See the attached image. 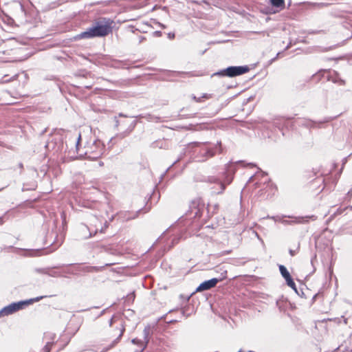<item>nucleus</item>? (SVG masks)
I'll list each match as a JSON object with an SVG mask.
<instances>
[{"label": "nucleus", "instance_id": "1", "mask_svg": "<svg viewBox=\"0 0 352 352\" xmlns=\"http://www.w3.org/2000/svg\"><path fill=\"white\" fill-rule=\"evenodd\" d=\"M82 135L79 133L76 141V150L80 159L96 160L100 158L104 151L105 146L98 139L90 138L83 147L81 146Z\"/></svg>", "mask_w": 352, "mask_h": 352}, {"label": "nucleus", "instance_id": "2", "mask_svg": "<svg viewBox=\"0 0 352 352\" xmlns=\"http://www.w3.org/2000/svg\"><path fill=\"white\" fill-rule=\"evenodd\" d=\"M113 21L109 18H100L96 21L91 27L79 35L82 38H91L94 37H104L112 32Z\"/></svg>", "mask_w": 352, "mask_h": 352}, {"label": "nucleus", "instance_id": "3", "mask_svg": "<svg viewBox=\"0 0 352 352\" xmlns=\"http://www.w3.org/2000/svg\"><path fill=\"white\" fill-rule=\"evenodd\" d=\"M44 297L45 296H41L28 300L12 302L0 310V317L11 315L21 309H23L25 307L28 306L33 302H38Z\"/></svg>", "mask_w": 352, "mask_h": 352}, {"label": "nucleus", "instance_id": "4", "mask_svg": "<svg viewBox=\"0 0 352 352\" xmlns=\"http://www.w3.org/2000/svg\"><path fill=\"white\" fill-rule=\"evenodd\" d=\"M235 172V166L233 164H228L226 165V170L224 172V182H221L220 179L215 177H209L208 181L210 183L218 184L219 186V190L216 192L217 194H221L225 190L226 185H228L232 182Z\"/></svg>", "mask_w": 352, "mask_h": 352}, {"label": "nucleus", "instance_id": "5", "mask_svg": "<svg viewBox=\"0 0 352 352\" xmlns=\"http://www.w3.org/2000/svg\"><path fill=\"white\" fill-rule=\"evenodd\" d=\"M250 71V68L247 65L243 66H229L225 69L219 70L215 73H214L212 76H219V77H230L233 78L238 76L243 75L244 74L248 73Z\"/></svg>", "mask_w": 352, "mask_h": 352}, {"label": "nucleus", "instance_id": "6", "mask_svg": "<svg viewBox=\"0 0 352 352\" xmlns=\"http://www.w3.org/2000/svg\"><path fill=\"white\" fill-rule=\"evenodd\" d=\"M204 203L200 197L192 199L189 205V209L186 214L190 218L200 217L204 208Z\"/></svg>", "mask_w": 352, "mask_h": 352}, {"label": "nucleus", "instance_id": "7", "mask_svg": "<svg viewBox=\"0 0 352 352\" xmlns=\"http://www.w3.org/2000/svg\"><path fill=\"white\" fill-rule=\"evenodd\" d=\"M221 282V278H212L210 280L202 282L196 289L197 292L206 291L216 286V285Z\"/></svg>", "mask_w": 352, "mask_h": 352}, {"label": "nucleus", "instance_id": "8", "mask_svg": "<svg viewBox=\"0 0 352 352\" xmlns=\"http://www.w3.org/2000/svg\"><path fill=\"white\" fill-rule=\"evenodd\" d=\"M316 219H317V217L315 215H308V216H305V217H295V220H294L292 221H289L285 220V221H283V223H285V224L290 223L304 224V223H308L309 220L315 221V220H316Z\"/></svg>", "mask_w": 352, "mask_h": 352}, {"label": "nucleus", "instance_id": "9", "mask_svg": "<svg viewBox=\"0 0 352 352\" xmlns=\"http://www.w3.org/2000/svg\"><path fill=\"white\" fill-rule=\"evenodd\" d=\"M328 80L332 81L333 83L338 84L339 85H345V80L340 78L339 73L336 71H333L331 73Z\"/></svg>", "mask_w": 352, "mask_h": 352}, {"label": "nucleus", "instance_id": "10", "mask_svg": "<svg viewBox=\"0 0 352 352\" xmlns=\"http://www.w3.org/2000/svg\"><path fill=\"white\" fill-rule=\"evenodd\" d=\"M113 265V263H106L103 266H87L85 267L84 271L86 272H98L102 271L105 267L111 266Z\"/></svg>", "mask_w": 352, "mask_h": 352}, {"label": "nucleus", "instance_id": "11", "mask_svg": "<svg viewBox=\"0 0 352 352\" xmlns=\"http://www.w3.org/2000/svg\"><path fill=\"white\" fill-rule=\"evenodd\" d=\"M201 152L202 156L204 157L201 160L202 161H205L207 159L213 157L216 153V151L214 148H201Z\"/></svg>", "mask_w": 352, "mask_h": 352}, {"label": "nucleus", "instance_id": "12", "mask_svg": "<svg viewBox=\"0 0 352 352\" xmlns=\"http://www.w3.org/2000/svg\"><path fill=\"white\" fill-rule=\"evenodd\" d=\"M109 65L116 69L129 68L128 67H126L127 64L125 61L116 59H112L111 63L109 64Z\"/></svg>", "mask_w": 352, "mask_h": 352}, {"label": "nucleus", "instance_id": "13", "mask_svg": "<svg viewBox=\"0 0 352 352\" xmlns=\"http://www.w3.org/2000/svg\"><path fill=\"white\" fill-rule=\"evenodd\" d=\"M138 117L144 118L149 122H161V118L160 117L150 114V113H147L145 115L141 114V115L138 116Z\"/></svg>", "mask_w": 352, "mask_h": 352}, {"label": "nucleus", "instance_id": "14", "mask_svg": "<svg viewBox=\"0 0 352 352\" xmlns=\"http://www.w3.org/2000/svg\"><path fill=\"white\" fill-rule=\"evenodd\" d=\"M270 1L272 7L278 11L285 8V0H270Z\"/></svg>", "mask_w": 352, "mask_h": 352}, {"label": "nucleus", "instance_id": "15", "mask_svg": "<svg viewBox=\"0 0 352 352\" xmlns=\"http://www.w3.org/2000/svg\"><path fill=\"white\" fill-rule=\"evenodd\" d=\"M331 120H332V118H325L324 120L318 121V122L311 120V121H310L309 126L310 127H316V126L320 127L322 124L329 122Z\"/></svg>", "mask_w": 352, "mask_h": 352}, {"label": "nucleus", "instance_id": "16", "mask_svg": "<svg viewBox=\"0 0 352 352\" xmlns=\"http://www.w3.org/2000/svg\"><path fill=\"white\" fill-rule=\"evenodd\" d=\"M280 273L281 276L284 278V279L290 276V273L287 270V267L283 265H279L278 266Z\"/></svg>", "mask_w": 352, "mask_h": 352}, {"label": "nucleus", "instance_id": "17", "mask_svg": "<svg viewBox=\"0 0 352 352\" xmlns=\"http://www.w3.org/2000/svg\"><path fill=\"white\" fill-rule=\"evenodd\" d=\"M285 280L286 281L287 285L289 287H290L292 289H293L296 292V293L299 294L298 292L296 284H295L293 278H292V276H290L288 278H285Z\"/></svg>", "mask_w": 352, "mask_h": 352}, {"label": "nucleus", "instance_id": "18", "mask_svg": "<svg viewBox=\"0 0 352 352\" xmlns=\"http://www.w3.org/2000/svg\"><path fill=\"white\" fill-rule=\"evenodd\" d=\"M185 154V152H184L183 153H181V155H179V157L166 170V171L164 172V174L162 175L161 176V179H163V177H164V175L166 174V173L175 165L176 164L177 162H179L182 158H183V156Z\"/></svg>", "mask_w": 352, "mask_h": 352}, {"label": "nucleus", "instance_id": "19", "mask_svg": "<svg viewBox=\"0 0 352 352\" xmlns=\"http://www.w3.org/2000/svg\"><path fill=\"white\" fill-rule=\"evenodd\" d=\"M58 267H54L50 268V272L48 273V276H52V277L61 276L60 272L54 270L55 268H58Z\"/></svg>", "mask_w": 352, "mask_h": 352}, {"label": "nucleus", "instance_id": "20", "mask_svg": "<svg viewBox=\"0 0 352 352\" xmlns=\"http://www.w3.org/2000/svg\"><path fill=\"white\" fill-rule=\"evenodd\" d=\"M151 327L150 325H146L143 330L144 338H151Z\"/></svg>", "mask_w": 352, "mask_h": 352}, {"label": "nucleus", "instance_id": "21", "mask_svg": "<svg viewBox=\"0 0 352 352\" xmlns=\"http://www.w3.org/2000/svg\"><path fill=\"white\" fill-rule=\"evenodd\" d=\"M56 338V335L52 332H46L44 333V338L48 340L50 342H54Z\"/></svg>", "mask_w": 352, "mask_h": 352}, {"label": "nucleus", "instance_id": "22", "mask_svg": "<svg viewBox=\"0 0 352 352\" xmlns=\"http://www.w3.org/2000/svg\"><path fill=\"white\" fill-rule=\"evenodd\" d=\"M91 75V73L85 70L79 71L76 73L75 76L78 77L87 78Z\"/></svg>", "mask_w": 352, "mask_h": 352}, {"label": "nucleus", "instance_id": "23", "mask_svg": "<svg viewBox=\"0 0 352 352\" xmlns=\"http://www.w3.org/2000/svg\"><path fill=\"white\" fill-rule=\"evenodd\" d=\"M54 344V342L47 341L43 350L44 352H50L52 346Z\"/></svg>", "mask_w": 352, "mask_h": 352}, {"label": "nucleus", "instance_id": "24", "mask_svg": "<svg viewBox=\"0 0 352 352\" xmlns=\"http://www.w3.org/2000/svg\"><path fill=\"white\" fill-rule=\"evenodd\" d=\"M50 267H46V268H37L36 269V272L39 273V274H47L48 275V273L50 272Z\"/></svg>", "mask_w": 352, "mask_h": 352}, {"label": "nucleus", "instance_id": "25", "mask_svg": "<svg viewBox=\"0 0 352 352\" xmlns=\"http://www.w3.org/2000/svg\"><path fill=\"white\" fill-rule=\"evenodd\" d=\"M131 343L135 344V345H138V346H142L143 345V342L138 339V338H133L131 340Z\"/></svg>", "mask_w": 352, "mask_h": 352}, {"label": "nucleus", "instance_id": "26", "mask_svg": "<svg viewBox=\"0 0 352 352\" xmlns=\"http://www.w3.org/2000/svg\"><path fill=\"white\" fill-rule=\"evenodd\" d=\"M278 12V10H274L273 8H266L265 13L268 14H275Z\"/></svg>", "mask_w": 352, "mask_h": 352}, {"label": "nucleus", "instance_id": "27", "mask_svg": "<svg viewBox=\"0 0 352 352\" xmlns=\"http://www.w3.org/2000/svg\"><path fill=\"white\" fill-rule=\"evenodd\" d=\"M124 330H125V329H124V328L123 327V328L122 329V330H121V332H120V333L119 336H118L116 339H115V340H113V343H112V346H114L115 344H116L119 342V340H120V338H121V337H122V336L123 335V333H124Z\"/></svg>", "mask_w": 352, "mask_h": 352}, {"label": "nucleus", "instance_id": "28", "mask_svg": "<svg viewBox=\"0 0 352 352\" xmlns=\"http://www.w3.org/2000/svg\"><path fill=\"white\" fill-rule=\"evenodd\" d=\"M208 144V142H191L189 144V146H191V147H194V146H200V145H205V144Z\"/></svg>", "mask_w": 352, "mask_h": 352}, {"label": "nucleus", "instance_id": "29", "mask_svg": "<svg viewBox=\"0 0 352 352\" xmlns=\"http://www.w3.org/2000/svg\"><path fill=\"white\" fill-rule=\"evenodd\" d=\"M226 277H227V270H223L222 272H221L219 277H218L217 278H221V281H222L223 280L226 279Z\"/></svg>", "mask_w": 352, "mask_h": 352}, {"label": "nucleus", "instance_id": "30", "mask_svg": "<svg viewBox=\"0 0 352 352\" xmlns=\"http://www.w3.org/2000/svg\"><path fill=\"white\" fill-rule=\"evenodd\" d=\"M212 96H213V94H204L201 96V100H203V99L208 100V99L212 98Z\"/></svg>", "mask_w": 352, "mask_h": 352}, {"label": "nucleus", "instance_id": "31", "mask_svg": "<svg viewBox=\"0 0 352 352\" xmlns=\"http://www.w3.org/2000/svg\"><path fill=\"white\" fill-rule=\"evenodd\" d=\"M150 338H144V342H143V345H142L143 349H145L146 348V346H147V345H148V342L150 341Z\"/></svg>", "mask_w": 352, "mask_h": 352}, {"label": "nucleus", "instance_id": "32", "mask_svg": "<svg viewBox=\"0 0 352 352\" xmlns=\"http://www.w3.org/2000/svg\"><path fill=\"white\" fill-rule=\"evenodd\" d=\"M280 54V52H278L276 56H274V58H273L271 60H270L269 62H268V65L272 64L278 58Z\"/></svg>", "mask_w": 352, "mask_h": 352}, {"label": "nucleus", "instance_id": "33", "mask_svg": "<svg viewBox=\"0 0 352 352\" xmlns=\"http://www.w3.org/2000/svg\"><path fill=\"white\" fill-rule=\"evenodd\" d=\"M274 124V126L278 127L280 131H283V129L280 128L281 120H276V121H275Z\"/></svg>", "mask_w": 352, "mask_h": 352}, {"label": "nucleus", "instance_id": "34", "mask_svg": "<svg viewBox=\"0 0 352 352\" xmlns=\"http://www.w3.org/2000/svg\"><path fill=\"white\" fill-rule=\"evenodd\" d=\"M162 35V32L161 31H155L153 32V36L155 37H160Z\"/></svg>", "mask_w": 352, "mask_h": 352}, {"label": "nucleus", "instance_id": "35", "mask_svg": "<svg viewBox=\"0 0 352 352\" xmlns=\"http://www.w3.org/2000/svg\"><path fill=\"white\" fill-rule=\"evenodd\" d=\"M192 98L195 100L197 102H202V100H201V97H197L195 96V95H192Z\"/></svg>", "mask_w": 352, "mask_h": 352}, {"label": "nucleus", "instance_id": "36", "mask_svg": "<svg viewBox=\"0 0 352 352\" xmlns=\"http://www.w3.org/2000/svg\"><path fill=\"white\" fill-rule=\"evenodd\" d=\"M141 210H139L138 211H137L136 212V214L134 215V216H128V217H126L125 219L126 220H130V219H135L137 216H138V214L140 212Z\"/></svg>", "mask_w": 352, "mask_h": 352}, {"label": "nucleus", "instance_id": "37", "mask_svg": "<svg viewBox=\"0 0 352 352\" xmlns=\"http://www.w3.org/2000/svg\"><path fill=\"white\" fill-rule=\"evenodd\" d=\"M45 146L47 149L54 148V144L51 142H47Z\"/></svg>", "mask_w": 352, "mask_h": 352}, {"label": "nucleus", "instance_id": "38", "mask_svg": "<svg viewBox=\"0 0 352 352\" xmlns=\"http://www.w3.org/2000/svg\"><path fill=\"white\" fill-rule=\"evenodd\" d=\"M109 225V223L107 221H105L104 223V228H101L100 229V232H104V230L106 229Z\"/></svg>", "mask_w": 352, "mask_h": 352}, {"label": "nucleus", "instance_id": "39", "mask_svg": "<svg viewBox=\"0 0 352 352\" xmlns=\"http://www.w3.org/2000/svg\"><path fill=\"white\" fill-rule=\"evenodd\" d=\"M16 7L22 12H24V7L21 3H16Z\"/></svg>", "mask_w": 352, "mask_h": 352}, {"label": "nucleus", "instance_id": "40", "mask_svg": "<svg viewBox=\"0 0 352 352\" xmlns=\"http://www.w3.org/2000/svg\"><path fill=\"white\" fill-rule=\"evenodd\" d=\"M136 124H137V121L136 120H133L131 124H130V126L129 128L131 129V130H133L135 126H136Z\"/></svg>", "mask_w": 352, "mask_h": 352}, {"label": "nucleus", "instance_id": "41", "mask_svg": "<svg viewBox=\"0 0 352 352\" xmlns=\"http://www.w3.org/2000/svg\"><path fill=\"white\" fill-rule=\"evenodd\" d=\"M175 37V34L174 32H169L168 33V38L169 39H173Z\"/></svg>", "mask_w": 352, "mask_h": 352}, {"label": "nucleus", "instance_id": "42", "mask_svg": "<svg viewBox=\"0 0 352 352\" xmlns=\"http://www.w3.org/2000/svg\"><path fill=\"white\" fill-rule=\"evenodd\" d=\"M6 213L3 216L0 217V225H2L5 222L4 219L6 218Z\"/></svg>", "mask_w": 352, "mask_h": 352}, {"label": "nucleus", "instance_id": "43", "mask_svg": "<svg viewBox=\"0 0 352 352\" xmlns=\"http://www.w3.org/2000/svg\"><path fill=\"white\" fill-rule=\"evenodd\" d=\"M289 254L292 256H294L295 254H296V251L295 250H293L292 249H290L289 250Z\"/></svg>", "mask_w": 352, "mask_h": 352}, {"label": "nucleus", "instance_id": "44", "mask_svg": "<svg viewBox=\"0 0 352 352\" xmlns=\"http://www.w3.org/2000/svg\"><path fill=\"white\" fill-rule=\"evenodd\" d=\"M157 24H158V25H159L160 28H162V29H165V28H166V25H164L163 23H160V22H157Z\"/></svg>", "mask_w": 352, "mask_h": 352}, {"label": "nucleus", "instance_id": "45", "mask_svg": "<svg viewBox=\"0 0 352 352\" xmlns=\"http://www.w3.org/2000/svg\"><path fill=\"white\" fill-rule=\"evenodd\" d=\"M347 196H349V197H351L352 196V189H351L346 194Z\"/></svg>", "mask_w": 352, "mask_h": 352}, {"label": "nucleus", "instance_id": "46", "mask_svg": "<svg viewBox=\"0 0 352 352\" xmlns=\"http://www.w3.org/2000/svg\"><path fill=\"white\" fill-rule=\"evenodd\" d=\"M113 323V317H112V318L110 319V320H109V326H110V327H111V326H112Z\"/></svg>", "mask_w": 352, "mask_h": 352}, {"label": "nucleus", "instance_id": "47", "mask_svg": "<svg viewBox=\"0 0 352 352\" xmlns=\"http://www.w3.org/2000/svg\"><path fill=\"white\" fill-rule=\"evenodd\" d=\"M115 122H116V126H117L118 125V124H119V121L117 119V117H115Z\"/></svg>", "mask_w": 352, "mask_h": 352}, {"label": "nucleus", "instance_id": "48", "mask_svg": "<svg viewBox=\"0 0 352 352\" xmlns=\"http://www.w3.org/2000/svg\"><path fill=\"white\" fill-rule=\"evenodd\" d=\"M118 116L119 117H127V116L123 114L122 113H120Z\"/></svg>", "mask_w": 352, "mask_h": 352}, {"label": "nucleus", "instance_id": "49", "mask_svg": "<svg viewBox=\"0 0 352 352\" xmlns=\"http://www.w3.org/2000/svg\"><path fill=\"white\" fill-rule=\"evenodd\" d=\"M318 296V294H315L313 298H312V300L314 301L316 300V298H317V296Z\"/></svg>", "mask_w": 352, "mask_h": 352}, {"label": "nucleus", "instance_id": "50", "mask_svg": "<svg viewBox=\"0 0 352 352\" xmlns=\"http://www.w3.org/2000/svg\"><path fill=\"white\" fill-rule=\"evenodd\" d=\"M54 250H54L50 249V250H49L47 251H45V254H49V253L53 252Z\"/></svg>", "mask_w": 352, "mask_h": 352}, {"label": "nucleus", "instance_id": "51", "mask_svg": "<svg viewBox=\"0 0 352 352\" xmlns=\"http://www.w3.org/2000/svg\"><path fill=\"white\" fill-rule=\"evenodd\" d=\"M344 58V56H339L338 58H334L335 60H341V59H343Z\"/></svg>", "mask_w": 352, "mask_h": 352}, {"label": "nucleus", "instance_id": "52", "mask_svg": "<svg viewBox=\"0 0 352 352\" xmlns=\"http://www.w3.org/2000/svg\"><path fill=\"white\" fill-rule=\"evenodd\" d=\"M290 46H291V44H290V43H289V44H288V45L286 46V47L285 48V50H287L290 47Z\"/></svg>", "mask_w": 352, "mask_h": 352}, {"label": "nucleus", "instance_id": "53", "mask_svg": "<svg viewBox=\"0 0 352 352\" xmlns=\"http://www.w3.org/2000/svg\"><path fill=\"white\" fill-rule=\"evenodd\" d=\"M248 166H250V167H253V166H254L255 165H254V164H253L252 163H249V164H248Z\"/></svg>", "mask_w": 352, "mask_h": 352}, {"label": "nucleus", "instance_id": "54", "mask_svg": "<svg viewBox=\"0 0 352 352\" xmlns=\"http://www.w3.org/2000/svg\"><path fill=\"white\" fill-rule=\"evenodd\" d=\"M145 39L144 37H141L140 39V42H142Z\"/></svg>", "mask_w": 352, "mask_h": 352}, {"label": "nucleus", "instance_id": "55", "mask_svg": "<svg viewBox=\"0 0 352 352\" xmlns=\"http://www.w3.org/2000/svg\"><path fill=\"white\" fill-rule=\"evenodd\" d=\"M217 146H221V142H218L217 144L215 146V149L217 148Z\"/></svg>", "mask_w": 352, "mask_h": 352}, {"label": "nucleus", "instance_id": "56", "mask_svg": "<svg viewBox=\"0 0 352 352\" xmlns=\"http://www.w3.org/2000/svg\"><path fill=\"white\" fill-rule=\"evenodd\" d=\"M144 351V349H143V347H142L140 351H135V352H143Z\"/></svg>", "mask_w": 352, "mask_h": 352}, {"label": "nucleus", "instance_id": "57", "mask_svg": "<svg viewBox=\"0 0 352 352\" xmlns=\"http://www.w3.org/2000/svg\"><path fill=\"white\" fill-rule=\"evenodd\" d=\"M85 88L91 89V85H87V86H85Z\"/></svg>", "mask_w": 352, "mask_h": 352}, {"label": "nucleus", "instance_id": "58", "mask_svg": "<svg viewBox=\"0 0 352 352\" xmlns=\"http://www.w3.org/2000/svg\"><path fill=\"white\" fill-rule=\"evenodd\" d=\"M105 312V309L102 310L100 314V316H102L104 314V313Z\"/></svg>", "mask_w": 352, "mask_h": 352}, {"label": "nucleus", "instance_id": "59", "mask_svg": "<svg viewBox=\"0 0 352 352\" xmlns=\"http://www.w3.org/2000/svg\"><path fill=\"white\" fill-rule=\"evenodd\" d=\"M177 242H178V239H173V243H176Z\"/></svg>", "mask_w": 352, "mask_h": 352}, {"label": "nucleus", "instance_id": "60", "mask_svg": "<svg viewBox=\"0 0 352 352\" xmlns=\"http://www.w3.org/2000/svg\"><path fill=\"white\" fill-rule=\"evenodd\" d=\"M99 165H100V166H103V162L100 161V162H99Z\"/></svg>", "mask_w": 352, "mask_h": 352}, {"label": "nucleus", "instance_id": "61", "mask_svg": "<svg viewBox=\"0 0 352 352\" xmlns=\"http://www.w3.org/2000/svg\"><path fill=\"white\" fill-rule=\"evenodd\" d=\"M36 252H40V251H45V250H36Z\"/></svg>", "mask_w": 352, "mask_h": 352}, {"label": "nucleus", "instance_id": "62", "mask_svg": "<svg viewBox=\"0 0 352 352\" xmlns=\"http://www.w3.org/2000/svg\"><path fill=\"white\" fill-rule=\"evenodd\" d=\"M114 219V216H112L110 219V221H113V219Z\"/></svg>", "mask_w": 352, "mask_h": 352}, {"label": "nucleus", "instance_id": "63", "mask_svg": "<svg viewBox=\"0 0 352 352\" xmlns=\"http://www.w3.org/2000/svg\"><path fill=\"white\" fill-rule=\"evenodd\" d=\"M218 208V205L217 204H215L214 205V208Z\"/></svg>", "mask_w": 352, "mask_h": 352}, {"label": "nucleus", "instance_id": "64", "mask_svg": "<svg viewBox=\"0 0 352 352\" xmlns=\"http://www.w3.org/2000/svg\"><path fill=\"white\" fill-rule=\"evenodd\" d=\"M23 164L19 165V167L23 168Z\"/></svg>", "mask_w": 352, "mask_h": 352}]
</instances>
